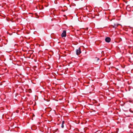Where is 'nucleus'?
<instances>
[{
	"instance_id": "obj_1",
	"label": "nucleus",
	"mask_w": 133,
	"mask_h": 133,
	"mask_svg": "<svg viewBox=\"0 0 133 133\" xmlns=\"http://www.w3.org/2000/svg\"><path fill=\"white\" fill-rule=\"evenodd\" d=\"M66 35V32L65 30H64L61 34L62 37H65Z\"/></svg>"
},
{
	"instance_id": "obj_2",
	"label": "nucleus",
	"mask_w": 133,
	"mask_h": 133,
	"mask_svg": "<svg viewBox=\"0 0 133 133\" xmlns=\"http://www.w3.org/2000/svg\"><path fill=\"white\" fill-rule=\"evenodd\" d=\"M81 53V49L80 48H78V49L76 50V53L77 55H78Z\"/></svg>"
},
{
	"instance_id": "obj_3",
	"label": "nucleus",
	"mask_w": 133,
	"mask_h": 133,
	"mask_svg": "<svg viewBox=\"0 0 133 133\" xmlns=\"http://www.w3.org/2000/svg\"><path fill=\"white\" fill-rule=\"evenodd\" d=\"M110 41L111 39L109 37H107L105 39V41L106 42L109 43L110 42Z\"/></svg>"
},
{
	"instance_id": "obj_4",
	"label": "nucleus",
	"mask_w": 133,
	"mask_h": 133,
	"mask_svg": "<svg viewBox=\"0 0 133 133\" xmlns=\"http://www.w3.org/2000/svg\"><path fill=\"white\" fill-rule=\"evenodd\" d=\"M119 24H114L113 25H112L113 28H116L118 26Z\"/></svg>"
},
{
	"instance_id": "obj_5",
	"label": "nucleus",
	"mask_w": 133,
	"mask_h": 133,
	"mask_svg": "<svg viewBox=\"0 0 133 133\" xmlns=\"http://www.w3.org/2000/svg\"><path fill=\"white\" fill-rule=\"evenodd\" d=\"M64 121H63L62 122V126H61L62 128H63L64 127Z\"/></svg>"
},
{
	"instance_id": "obj_6",
	"label": "nucleus",
	"mask_w": 133,
	"mask_h": 133,
	"mask_svg": "<svg viewBox=\"0 0 133 133\" xmlns=\"http://www.w3.org/2000/svg\"><path fill=\"white\" fill-rule=\"evenodd\" d=\"M96 60L97 61H98V60H99V59L98 58L96 57Z\"/></svg>"
},
{
	"instance_id": "obj_7",
	"label": "nucleus",
	"mask_w": 133,
	"mask_h": 133,
	"mask_svg": "<svg viewBox=\"0 0 133 133\" xmlns=\"http://www.w3.org/2000/svg\"><path fill=\"white\" fill-rule=\"evenodd\" d=\"M130 112H131L132 113H133V111H131L130 109Z\"/></svg>"
},
{
	"instance_id": "obj_8",
	"label": "nucleus",
	"mask_w": 133,
	"mask_h": 133,
	"mask_svg": "<svg viewBox=\"0 0 133 133\" xmlns=\"http://www.w3.org/2000/svg\"><path fill=\"white\" fill-rule=\"evenodd\" d=\"M127 1L125 2L126 3H127Z\"/></svg>"
},
{
	"instance_id": "obj_9",
	"label": "nucleus",
	"mask_w": 133,
	"mask_h": 133,
	"mask_svg": "<svg viewBox=\"0 0 133 133\" xmlns=\"http://www.w3.org/2000/svg\"><path fill=\"white\" fill-rule=\"evenodd\" d=\"M102 52H103V51H102Z\"/></svg>"
}]
</instances>
